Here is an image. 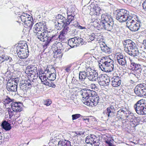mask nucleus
Returning a JSON list of instances; mask_svg holds the SVG:
<instances>
[{
  "mask_svg": "<svg viewBox=\"0 0 146 146\" xmlns=\"http://www.w3.org/2000/svg\"><path fill=\"white\" fill-rule=\"evenodd\" d=\"M1 56L2 57H3V58L4 61L5 60H10L12 59L9 56H7L5 54L2 55Z\"/></svg>",
  "mask_w": 146,
  "mask_h": 146,
  "instance_id": "nucleus-51",
  "label": "nucleus"
},
{
  "mask_svg": "<svg viewBox=\"0 0 146 146\" xmlns=\"http://www.w3.org/2000/svg\"><path fill=\"white\" fill-rule=\"evenodd\" d=\"M136 2L135 1L132 0H128V6L134 7L136 6Z\"/></svg>",
  "mask_w": 146,
  "mask_h": 146,
  "instance_id": "nucleus-46",
  "label": "nucleus"
},
{
  "mask_svg": "<svg viewBox=\"0 0 146 146\" xmlns=\"http://www.w3.org/2000/svg\"><path fill=\"white\" fill-rule=\"evenodd\" d=\"M38 24H35L33 28V31L34 33H35L36 35L38 34L42 33L44 31V29H42V27H38Z\"/></svg>",
  "mask_w": 146,
  "mask_h": 146,
  "instance_id": "nucleus-25",
  "label": "nucleus"
},
{
  "mask_svg": "<svg viewBox=\"0 0 146 146\" xmlns=\"http://www.w3.org/2000/svg\"><path fill=\"white\" fill-rule=\"evenodd\" d=\"M16 80L9 81L7 84V89L9 92H15L17 90V83Z\"/></svg>",
  "mask_w": 146,
  "mask_h": 146,
  "instance_id": "nucleus-9",
  "label": "nucleus"
},
{
  "mask_svg": "<svg viewBox=\"0 0 146 146\" xmlns=\"http://www.w3.org/2000/svg\"><path fill=\"white\" fill-rule=\"evenodd\" d=\"M127 42V40H125L123 41V43L124 48V50L127 53H128Z\"/></svg>",
  "mask_w": 146,
  "mask_h": 146,
  "instance_id": "nucleus-43",
  "label": "nucleus"
},
{
  "mask_svg": "<svg viewBox=\"0 0 146 146\" xmlns=\"http://www.w3.org/2000/svg\"><path fill=\"white\" fill-rule=\"evenodd\" d=\"M13 99L10 98L8 96H5L2 100V101L4 102V104H8L13 102Z\"/></svg>",
  "mask_w": 146,
  "mask_h": 146,
  "instance_id": "nucleus-33",
  "label": "nucleus"
},
{
  "mask_svg": "<svg viewBox=\"0 0 146 146\" xmlns=\"http://www.w3.org/2000/svg\"><path fill=\"white\" fill-rule=\"evenodd\" d=\"M20 88V92L23 91V92H26V90L28 88V87L27 86L26 84H20L19 85Z\"/></svg>",
  "mask_w": 146,
  "mask_h": 146,
  "instance_id": "nucleus-35",
  "label": "nucleus"
},
{
  "mask_svg": "<svg viewBox=\"0 0 146 146\" xmlns=\"http://www.w3.org/2000/svg\"><path fill=\"white\" fill-rule=\"evenodd\" d=\"M1 126L2 128L6 131H9L11 128L10 124L5 120L2 122Z\"/></svg>",
  "mask_w": 146,
  "mask_h": 146,
  "instance_id": "nucleus-24",
  "label": "nucleus"
},
{
  "mask_svg": "<svg viewBox=\"0 0 146 146\" xmlns=\"http://www.w3.org/2000/svg\"><path fill=\"white\" fill-rule=\"evenodd\" d=\"M136 112L139 114L145 115L146 114V107L145 106L135 107Z\"/></svg>",
  "mask_w": 146,
  "mask_h": 146,
  "instance_id": "nucleus-19",
  "label": "nucleus"
},
{
  "mask_svg": "<svg viewBox=\"0 0 146 146\" xmlns=\"http://www.w3.org/2000/svg\"><path fill=\"white\" fill-rule=\"evenodd\" d=\"M80 92L82 98H84V99H83V102L85 100L87 101L89 100V90L86 88L83 89L80 91Z\"/></svg>",
  "mask_w": 146,
  "mask_h": 146,
  "instance_id": "nucleus-18",
  "label": "nucleus"
},
{
  "mask_svg": "<svg viewBox=\"0 0 146 146\" xmlns=\"http://www.w3.org/2000/svg\"><path fill=\"white\" fill-rule=\"evenodd\" d=\"M111 84L114 87L119 86L121 84V80L119 77L114 76L111 79Z\"/></svg>",
  "mask_w": 146,
  "mask_h": 146,
  "instance_id": "nucleus-17",
  "label": "nucleus"
},
{
  "mask_svg": "<svg viewBox=\"0 0 146 146\" xmlns=\"http://www.w3.org/2000/svg\"><path fill=\"white\" fill-rule=\"evenodd\" d=\"M96 96L94 97V98H90L89 101L85 100L84 103L86 105L91 106H96L99 102V98L97 94Z\"/></svg>",
  "mask_w": 146,
  "mask_h": 146,
  "instance_id": "nucleus-8",
  "label": "nucleus"
},
{
  "mask_svg": "<svg viewBox=\"0 0 146 146\" xmlns=\"http://www.w3.org/2000/svg\"><path fill=\"white\" fill-rule=\"evenodd\" d=\"M131 15H130V13L128 12V23H129L130 21H131L133 19V14L132 15V14L131 13Z\"/></svg>",
  "mask_w": 146,
  "mask_h": 146,
  "instance_id": "nucleus-60",
  "label": "nucleus"
},
{
  "mask_svg": "<svg viewBox=\"0 0 146 146\" xmlns=\"http://www.w3.org/2000/svg\"><path fill=\"white\" fill-rule=\"evenodd\" d=\"M89 116H84L82 118V119L83 120L84 122L87 124H89L90 123V120L89 118Z\"/></svg>",
  "mask_w": 146,
  "mask_h": 146,
  "instance_id": "nucleus-44",
  "label": "nucleus"
},
{
  "mask_svg": "<svg viewBox=\"0 0 146 146\" xmlns=\"http://www.w3.org/2000/svg\"><path fill=\"white\" fill-rule=\"evenodd\" d=\"M12 109L8 108L7 111L9 114V118H11L14 114V112H20L22 111V104L20 102H15L12 103L11 104Z\"/></svg>",
  "mask_w": 146,
  "mask_h": 146,
  "instance_id": "nucleus-5",
  "label": "nucleus"
},
{
  "mask_svg": "<svg viewBox=\"0 0 146 146\" xmlns=\"http://www.w3.org/2000/svg\"><path fill=\"white\" fill-rule=\"evenodd\" d=\"M62 30L60 32V35H58V36H57V38H58V37H59V38H63V37L64 36V35L65 34H66L67 33H64L62 32ZM57 38L56 39H57Z\"/></svg>",
  "mask_w": 146,
  "mask_h": 146,
  "instance_id": "nucleus-57",
  "label": "nucleus"
},
{
  "mask_svg": "<svg viewBox=\"0 0 146 146\" xmlns=\"http://www.w3.org/2000/svg\"><path fill=\"white\" fill-rule=\"evenodd\" d=\"M135 99V96L133 95H128V101L131 102H133Z\"/></svg>",
  "mask_w": 146,
  "mask_h": 146,
  "instance_id": "nucleus-52",
  "label": "nucleus"
},
{
  "mask_svg": "<svg viewBox=\"0 0 146 146\" xmlns=\"http://www.w3.org/2000/svg\"><path fill=\"white\" fill-rule=\"evenodd\" d=\"M56 19L57 21V22H59V23H66V18L60 14H58L56 17Z\"/></svg>",
  "mask_w": 146,
  "mask_h": 146,
  "instance_id": "nucleus-29",
  "label": "nucleus"
},
{
  "mask_svg": "<svg viewBox=\"0 0 146 146\" xmlns=\"http://www.w3.org/2000/svg\"><path fill=\"white\" fill-rule=\"evenodd\" d=\"M118 62L119 64L122 66L123 65H124L125 63H126V62L125 60V59H123V58H122V59L119 60Z\"/></svg>",
  "mask_w": 146,
  "mask_h": 146,
  "instance_id": "nucleus-47",
  "label": "nucleus"
},
{
  "mask_svg": "<svg viewBox=\"0 0 146 146\" xmlns=\"http://www.w3.org/2000/svg\"><path fill=\"white\" fill-rule=\"evenodd\" d=\"M81 116V115L79 114H76L72 115V120H74L79 118Z\"/></svg>",
  "mask_w": 146,
  "mask_h": 146,
  "instance_id": "nucleus-50",
  "label": "nucleus"
},
{
  "mask_svg": "<svg viewBox=\"0 0 146 146\" xmlns=\"http://www.w3.org/2000/svg\"><path fill=\"white\" fill-rule=\"evenodd\" d=\"M36 24H38V27H43V25H46V23L45 22H40L38 23H36Z\"/></svg>",
  "mask_w": 146,
  "mask_h": 146,
  "instance_id": "nucleus-55",
  "label": "nucleus"
},
{
  "mask_svg": "<svg viewBox=\"0 0 146 146\" xmlns=\"http://www.w3.org/2000/svg\"><path fill=\"white\" fill-rule=\"evenodd\" d=\"M128 74H128L129 77L131 79L134 78L136 76V75L134 72L132 73L130 72V73H128Z\"/></svg>",
  "mask_w": 146,
  "mask_h": 146,
  "instance_id": "nucleus-54",
  "label": "nucleus"
},
{
  "mask_svg": "<svg viewBox=\"0 0 146 146\" xmlns=\"http://www.w3.org/2000/svg\"><path fill=\"white\" fill-rule=\"evenodd\" d=\"M99 84L102 86H105L108 85L109 82L106 81H98Z\"/></svg>",
  "mask_w": 146,
  "mask_h": 146,
  "instance_id": "nucleus-48",
  "label": "nucleus"
},
{
  "mask_svg": "<svg viewBox=\"0 0 146 146\" xmlns=\"http://www.w3.org/2000/svg\"><path fill=\"white\" fill-rule=\"evenodd\" d=\"M67 16L66 19V24L69 25L71 23H74V22L72 21L74 20L75 15H73L72 14H70V13L68 12V11H67Z\"/></svg>",
  "mask_w": 146,
  "mask_h": 146,
  "instance_id": "nucleus-22",
  "label": "nucleus"
},
{
  "mask_svg": "<svg viewBox=\"0 0 146 146\" xmlns=\"http://www.w3.org/2000/svg\"><path fill=\"white\" fill-rule=\"evenodd\" d=\"M85 133L84 131H80L78 133H76L74 136H80L82 135H83Z\"/></svg>",
  "mask_w": 146,
  "mask_h": 146,
  "instance_id": "nucleus-58",
  "label": "nucleus"
},
{
  "mask_svg": "<svg viewBox=\"0 0 146 146\" xmlns=\"http://www.w3.org/2000/svg\"><path fill=\"white\" fill-rule=\"evenodd\" d=\"M74 26L75 27H78V28L79 29H83L85 28V27H82L80 25L78 26V25H79V23H78V22H77V21H76V23H74Z\"/></svg>",
  "mask_w": 146,
  "mask_h": 146,
  "instance_id": "nucleus-56",
  "label": "nucleus"
},
{
  "mask_svg": "<svg viewBox=\"0 0 146 146\" xmlns=\"http://www.w3.org/2000/svg\"><path fill=\"white\" fill-rule=\"evenodd\" d=\"M52 70L54 71L53 73H51L49 70L48 69L47 71V74H46V75L48 76L47 79L49 81H54L55 79L56 78V71L54 68H52Z\"/></svg>",
  "mask_w": 146,
  "mask_h": 146,
  "instance_id": "nucleus-20",
  "label": "nucleus"
},
{
  "mask_svg": "<svg viewBox=\"0 0 146 146\" xmlns=\"http://www.w3.org/2000/svg\"><path fill=\"white\" fill-rule=\"evenodd\" d=\"M123 114H126L127 113L126 111L121 109H120L117 112V113L116 115L117 117H118L119 119H122V116L123 115Z\"/></svg>",
  "mask_w": 146,
  "mask_h": 146,
  "instance_id": "nucleus-31",
  "label": "nucleus"
},
{
  "mask_svg": "<svg viewBox=\"0 0 146 146\" xmlns=\"http://www.w3.org/2000/svg\"><path fill=\"white\" fill-rule=\"evenodd\" d=\"M118 106L115 103H113L108 107L103 112V114L108 119L112 118L115 115V111L117 109Z\"/></svg>",
  "mask_w": 146,
  "mask_h": 146,
  "instance_id": "nucleus-4",
  "label": "nucleus"
},
{
  "mask_svg": "<svg viewBox=\"0 0 146 146\" xmlns=\"http://www.w3.org/2000/svg\"><path fill=\"white\" fill-rule=\"evenodd\" d=\"M101 11V9L98 6L95 7L91 9L90 14L92 16L91 19H93L94 20L97 19V16L100 14Z\"/></svg>",
  "mask_w": 146,
  "mask_h": 146,
  "instance_id": "nucleus-11",
  "label": "nucleus"
},
{
  "mask_svg": "<svg viewBox=\"0 0 146 146\" xmlns=\"http://www.w3.org/2000/svg\"><path fill=\"white\" fill-rule=\"evenodd\" d=\"M69 25H67L66 23L63 27V29L62 30L63 33H67L68 31H70V29L68 27Z\"/></svg>",
  "mask_w": 146,
  "mask_h": 146,
  "instance_id": "nucleus-42",
  "label": "nucleus"
},
{
  "mask_svg": "<svg viewBox=\"0 0 146 146\" xmlns=\"http://www.w3.org/2000/svg\"><path fill=\"white\" fill-rule=\"evenodd\" d=\"M51 81H50V82L48 81L46 79L44 80V84L46 86L51 87Z\"/></svg>",
  "mask_w": 146,
  "mask_h": 146,
  "instance_id": "nucleus-59",
  "label": "nucleus"
},
{
  "mask_svg": "<svg viewBox=\"0 0 146 146\" xmlns=\"http://www.w3.org/2000/svg\"><path fill=\"white\" fill-rule=\"evenodd\" d=\"M26 51L27 50L19 49L18 51H17L18 57L21 59L26 58L28 56V54L27 53Z\"/></svg>",
  "mask_w": 146,
  "mask_h": 146,
  "instance_id": "nucleus-21",
  "label": "nucleus"
},
{
  "mask_svg": "<svg viewBox=\"0 0 146 146\" xmlns=\"http://www.w3.org/2000/svg\"><path fill=\"white\" fill-rule=\"evenodd\" d=\"M97 93L95 91L92 90H89V98L90 97H91L92 98H94V97L96 96V95H97Z\"/></svg>",
  "mask_w": 146,
  "mask_h": 146,
  "instance_id": "nucleus-45",
  "label": "nucleus"
},
{
  "mask_svg": "<svg viewBox=\"0 0 146 146\" xmlns=\"http://www.w3.org/2000/svg\"><path fill=\"white\" fill-rule=\"evenodd\" d=\"M100 62L102 63H99V67L102 71L109 72L113 71L114 69V63L113 60L109 59H101Z\"/></svg>",
  "mask_w": 146,
  "mask_h": 146,
  "instance_id": "nucleus-3",
  "label": "nucleus"
},
{
  "mask_svg": "<svg viewBox=\"0 0 146 146\" xmlns=\"http://www.w3.org/2000/svg\"><path fill=\"white\" fill-rule=\"evenodd\" d=\"M97 80L98 81H106L110 82V80L109 79H108V77L105 75L103 74L100 75L99 77H98Z\"/></svg>",
  "mask_w": 146,
  "mask_h": 146,
  "instance_id": "nucleus-30",
  "label": "nucleus"
},
{
  "mask_svg": "<svg viewBox=\"0 0 146 146\" xmlns=\"http://www.w3.org/2000/svg\"><path fill=\"white\" fill-rule=\"evenodd\" d=\"M94 138H96V136L92 135H91L90 136H87L85 140L86 142L88 144H94L93 141H94V140H93V139H94Z\"/></svg>",
  "mask_w": 146,
  "mask_h": 146,
  "instance_id": "nucleus-28",
  "label": "nucleus"
},
{
  "mask_svg": "<svg viewBox=\"0 0 146 146\" xmlns=\"http://www.w3.org/2000/svg\"><path fill=\"white\" fill-rule=\"evenodd\" d=\"M140 66L139 64H136L135 63L134 68H135L134 70H137L140 68Z\"/></svg>",
  "mask_w": 146,
  "mask_h": 146,
  "instance_id": "nucleus-64",
  "label": "nucleus"
},
{
  "mask_svg": "<svg viewBox=\"0 0 146 146\" xmlns=\"http://www.w3.org/2000/svg\"><path fill=\"white\" fill-rule=\"evenodd\" d=\"M129 59L130 60V65L128 66V69L130 70H132L133 71L135 70V68H134L135 63L133 62V61L131 59V58L129 57Z\"/></svg>",
  "mask_w": 146,
  "mask_h": 146,
  "instance_id": "nucleus-37",
  "label": "nucleus"
},
{
  "mask_svg": "<svg viewBox=\"0 0 146 146\" xmlns=\"http://www.w3.org/2000/svg\"><path fill=\"white\" fill-rule=\"evenodd\" d=\"M111 140H106L105 142L108 145V146H115L111 142Z\"/></svg>",
  "mask_w": 146,
  "mask_h": 146,
  "instance_id": "nucleus-61",
  "label": "nucleus"
},
{
  "mask_svg": "<svg viewBox=\"0 0 146 146\" xmlns=\"http://www.w3.org/2000/svg\"><path fill=\"white\" fill-rule=\"evenodd\" d=\"M65 23L62 22H57L55 25V28L58 30H60L63 27Z\"/></svg>",
  "mask_w": 146,
  "mask_h": 146,
  "instance_id": "nucleus-34",
  "label": "nucleus"
},
{
  "mask_svg": "<svg viewBox=\"0 0 146 146\" xmlns=\"http://www.w3.org/2000/svg\"><path fill=\"white\" fill-rule=\"evenodd\" d=\"M140 117H135L133 113L128 111V126H130V129H133L134 128V127H135L137 125V123H139L140 121Z\"/></svg>",
  "mask_w": 146,
  "mask_h": 146,
  "instance_id": "nucleus-6",
  "label": "nucleus"
},
{
  "mask_svg": "<svg viewBox=\"0 0 146 146\" xmlns=\"http://www.w3.org/2000/svg\"><path fill=\"white\" fill-rule=\"evenodd\" d=\"M29 16V14L26 13H23V15H21L20 19L23 22L25 23L26 22V21H27V17Z\"/></svg>",
  "mask_w": 146,
  "mask_h": 146,
  "instance_id": "nucleus-39",
  "label": "nucleus"
},
{
  "mask_svg": "<svg viewBox=\"0 0 146 146\" xmlns=\"http://www.w3.org/2000/svg\"><path fill=\"white\" fill-rule=\"evenodd\" d=\"M145 100L144 99H142L138 101L137 103L135 104V106H145Z\"/></svg>",
  "mask_w": 146,
  "mask_h": 146,
  "instance_id": "nucleus-40",
  "label": "nucleus"
},
{
  "mask_svg": "<svg viewBox=\"0 0 146 146\" xmlns=\"http://www.w3.org/2000/svg\"><path fill=\"white\" fill-rule=\"evenodd\" d=\"M88 73H87V68L86 69V71H83L80 72L79 75V78L80 80L82 82V83L87 85L88 84V81L89 80L88 78Z\"/></svg>",
  "mask_w": 146,
  "mask_h": 146,
  "instance_id": "nucleus-15",
  "label": "nucleus"
},
{
  "mask_svg": "<svg viewBox=\"0 0 146 146\" xmlns=\"http://www.w3.org/2000/svg\"><path fill=\"white\" fill-rule=\"evenodd\" d=\"M17 51H18L19 49L21 50H27L28 52V47L27 43L25 41L20 42L19 43V45L17 46Z\"/></svg>",
  "mask_w": 146,
  "mask_h": 146,
  "instance_id": "nucleus-23",
  "label": "nucleus"
},
{
  "mask_svg": "<svg viewBox=\"0 0 146 146\" xmlns=\"http://www.w3.org/2000/svg\"><path fill=\"white\" fill-rule=\"evenodd\" d=\"M42 27V29H44V31H43L45 34L47 33H48V29L46 27V25H43V27Z\"/></svg>",
  "mask_w": 146,
  "mask_h": 146,
  "instance_id": "nucleus-62",
  "label": "nucleus"
},
{
  "mask_svg": "<svg viewBox=\"0 0 146 146\" xmlns=\"http://www.w3.org/2000/svg\"><path fill=\"white\" fill-rule=\"evenodd\" d=\"M27 69L28 70L29 72L38 73L37 71V67L35 65L33 64L29 65L27 67Z\"/></svg>",
  "mask_w": 146,
  "mask_h": 146,
  "instance_id": "nucleus-27",
  "label": "nucleus"
},
{
  "mask_svg": "<svg viewBox=\"0 0 146 146\" xmlns=\"http://www.w3.org/2000/svg\"><path fill=\"white\" fill-rule=\"evenodd\" d=\"M74 38H75V40L76 42V44L77 45V46H79L80 44L81 45H82L83 40L82 38L78 37H75Z\"/></svg>",
  "mask_w": 146,
  "mask_h": 146,
  "instance_id": "nucleus-36",
  "label": "nucleus"
},
{
  "mask_svg": "<svg viewBox=\"0 0 146 146\" xmlns=\"http://www.w3.org/2000/svg\"><path fill=\"white\" fill-rule=\"evenodd\" d=\"M56 46L57 48L58 47L61 48L58 49L56 50L53 56L54 58H61L63 56V54L61 50L62 49L63 47V45L60 42H58L57 44H56Z\"/></svg>",
  "mask_w": 146,
  "mask_h": 146,
  "instance_id": "nucleus-14",
  "label": "nucleus"
},
{
  "mask_svg": "<svg viewBox=\"0 0 146 146\" xmlns=\"http://www.w3.org/2000/svg\"><path fill=\"white\" fill-rule=\"evenodd\" d=\"M52 102L50 100L47 99L44 101V104L45 105L48 106L51 104Z\"/></svg>",
  "mask_w": 146,
  "mask_h": 146,
  "instance_id": "nucleus-49",
  "label": "nucleus"
},
{
  "mask_svg": "<svg viewBox=\"0 0 146 146\" xmlns=\"http://www.w3.org/2000/svg\"><path fill=\"white\" fill-rule=\"evenodd\" d=\"M116 56L117 62L119 60L122 59V58H123V56L121 55V54L120 53H116Z\"/></svg>",
  "mask_w": 146,
  "mask_h": 146,
  "instance_id": "nucleus-53",
  "label": "nucleus"
},
{
  "mask_svg": "<svg viewBox=\"0 0 146 146\" xmlns=\"http://www.w3.org/2000/svg\"><path fill=\"white\" fill-rule=\"evenodd\" d=\"M143 88L144 87L143 86V85L142 84H140L135 88L134 90V92L139 96H144V94L145 93V92L143 90Z\"/></svg>",
  "mask_w": 146,
  "mask_h": 146,
  "instance_id": "nucleus-16",
  "label": "nucleus"
},
{
  "mask_svg": "<svg viewBox=\"0 0 146 146\" xmlns=\"http://www.w3.org/2000/svg\"><path fill=\"white\" fill-rule=\"evenodd\" d=\"M33 23L32 21H27L24 23V25L28 27L31 29L33 25Z\"/></svg>",
  "mask_w": 146,
  "mask_h": 146,
  "instance_id": "nucleus-38",
  "label": "nucleus"
},
{
  "mask_svg": "<svg viewBox=\"0 0 146 146\" xmlns=\"http://www.w3.org/2000/svg\"><path fill=\"white\" fill-rule=\"evenodd\" d=\"M141 23H135L134 19L128 23V29L132 31H138L140 27Z\"/></svg>",
  "mask_w": 146,
  "mask_h": 146,
  "instance_id": "nucleus-13",
  "label": "nucleus"
},
{
  "mask_svg": "<svg viewBox=\"0 0 146 146\" xmlns=\"http://www.w3.org/2000/svg\"><path fill=\"white\" fill-rule=\"evenodd\" d=\"M58 32L55 30H52L51 32L45 34L44 32L38 34L36 35L37 37L40 41H46L43 45L44 48H46L52 40H55L57 38Z\"/></svg>",
  "mask_w": 146,
  "mask_h": 146,
  "instance_id": "nucleus-1",
  "label": "nucleus"
},
{
  "mask_svg": "<svg viewBox=\"0 0 146 146\" xmlns=\"http://www.w3.org/2000/svg\"><path fill=\"white\" fill-rule=\"evenodd\" d=\"M116 19L120 22H124L128 20L127 11L123 9L116 10Z\"/></svg>",
  "mask_w": 146,
  "mask_h": 146,
  "instance_id": "nucleus-7",
  "label": "nucleus"
},
{
  "mask_svg": "<svg viewBox=\"0 0 146 146\" xmlns=\"http://www.w3.org/2000/svg\"><path fill=\"white\" fill-rule=\"evenodd\" d=\"M60 144L62 146H71L70 142L69 141L66 140L64 141H61Z\"/></svg>",
  "mask_w": 146,
  "mask_h": 146,
  "instance_id": "nucleus-41",
  "label": "nucleus"
},
{
  "mask_svg": "<svg viewBox=\"0 0 146 146\" xmlns=\"http://www.w3.org/2000/svg\"><path fill=\"white\" fill-rule=\"evenodd\" d=\"M76 42L75 40V38L74 37L69 39L68 41V44L71 48H73L77 46V45L76 44Z\"/></svg>",
  "mask_w": 146,
  "mask_h": 146,
  "instance_id": "nucleus-26",
  "label": "nucleus"
},
{
  "mask_svg": "<svg viewBox=\"0 0 146 146\" xmlns=\"http://www.w3.org/2000/svg\"><path fill=\"white\" fill-rule=\"evenodd\" d=\"M135 44L133 43L128 45V54L133 57L138 55V51L135 48Z\"/></svg>",
  "mask_w": 146,
  "mask_h": 146,
  "instance_id": "nucleus-12",
  "label": "nucleus"
},
{
  "mask_svg": "<svg viewBox=\"0 0 146 146\" xmlns=\"http://www.w3.org/2000/svg\"><path fill=\"white\" fill-rule=\"evenodd\" d=\"M87 70L88 73V78L89 80L88 81L90 80L96 81L98 77V73L94 70L92 72L91 68L90 67L87 68Z\"/></svg>",
  "mask_w": 146,
  "mask_h": 146,
  "instance_id": "nucleus-10",
  "label": "nucleus"
},
{
  "mask_svg": "<svg viewBox=\"0 0 146 146\" xmlns=\"http://www.w3.org/2000/svg\"><path fill=\"white\" fill-rule=\"evenodd\" d=\"M102 22L100 23L101 28L109 31H111L115 28L114 21L111 16L106 13L101 16Z\"/></svg>",
  "mask_w": 146,
  "mask_h": 146,
  "instance_id": "nucleus-2",
  "label": "nucleus"
},
{
  "mask_svg": "<svg viewBox=\"0 0 146 146\" xmlns=\"http://www.w3.org/2000/svg\"><path fill=\"white\" fill-rule=\"evenodd\" d=\"M100 47L101 50L104 52L106 53H109L110 51V48L106 44L104 45L103 44H100Z\"/></svg>",
  "mask_w": 146,
  "mask_h": 146,
  "instance_id": "nucleus-32",
  "label": "nucleus"
},
{
  "mask_svg": "<svg viewBox=\"0 0 146 146\" xmlns=\"http://www.w3.org/2000/svg\"><path fill=\"white\" fill-rule=\"evenodd\" d=\"M142 6L143 9L146 11V0L144 1L142 4Z\"/></svg>",
  "mask_w": 146,
  "mask_h": 146,
  "instance_id": "nucleus-63",
  "label": "nucleus"
}]
</instances>
